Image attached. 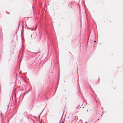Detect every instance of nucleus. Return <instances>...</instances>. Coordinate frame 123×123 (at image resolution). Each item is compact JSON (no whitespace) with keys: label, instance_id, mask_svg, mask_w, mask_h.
<instances>
[{"label":"nucleus","instance_id":"1","mask_svg":"<svg viewBox=\"0 0 123 123\" xmlns=\"http://www.w3.org/2000/svg\"><path fill=\"white\" fill-rule=\"evenodd\" d=\"M69 54L70 55V56H72V54L70 53H69Z\"/></svg>","mask_w":123,"mask_h":123},{"label":"nucleus","instance_id":"2","mask_svg":"<svg viewBox=\"0 0 123 123\" xmlns=\"http://www.w3.org/2000/svg\"><path fill=\"white\" fill-rule=\"evenodd\" d=\"M61 123H64V122L63 121H62Z\"/></svg>","mask_w":123,"mask_h":123},{"label":"nucleus","instance_id":"3","mask_svg":"<svg viewBox=\"0 0 123 123\" xmlns=\"http://www.w3.org/2000/svg\"><path fill=\"white\" fill-rule=\"evenodd\" d=\"M40 123H41V122H40Z\"/></svg>","mask_w":123,"mask_h":123}]
</instances>
